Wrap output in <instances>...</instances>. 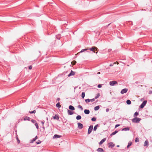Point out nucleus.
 Wrapping results in <instances>:
<instances>
[{
	"label": "nucleus",
	"mask_w": 152,
	"mask_h": 152,
	"mask_svg": "<svg viewBox=\"0 0 152 152\" xmlns=\"http://www.w3.org/2000/svg\"><path fill=\"white\" fill-rule=\"evenodd\" d=\"M141 120V118H139L135 117L132 119V121L133 123H138L140 122Z\"/></svg>",
	"instance_id": "nucleus-1"
},
{
	"label": "nucleus",
	"mask_w": 152,
	"mask_h": 152,
	"mask_svg": "<svg viewBox=\"0 0 152 152\" xmlns=\"http://www.w3.org/2000/svg\"><path fill=\"white\" fill-rule=\"evenodd\" d=\"M93 128V125H91L90 126H89V128L88 129V134H90L91 132L92 131Z\"/></svg>",
	"instance_id": "nucleus-2"
},
{
	"label": "nucleus",
	"mask_w": 152,
	"mask_h": 152,
	"mask_svg": "<svg viewBox=\"0 0 152 152\" xmlns=\"http://www.w3.org/2000/svg\"><path fill=\"white\" fill-rule=\"evenodd\" d=\"M109 84L110 86H113L116 84H118L117 82L116 81H110Z\"/></svg>",
	"instance_id": "nucleus-3"
},
{
	"label": "nucleus",
	"mask_w": 152,
	"mask_h": 152,
	"mask_svg": "<svg viewBox=\"0 0 152 152\" xmlns=\"http://www.w3.org/2000/svg\"><path fill=\"white\" fill-rule=\"evenodd\" d=\"M147 102V101L146 100L144 101L140 105V108H143L146 105Z\"/></svg>",
	"instance_id": "nucleus-4"
},
{
	"label": "nucleus",
	"mask_w": 152,
	"mask_h": 152,
	"mask_svg": "<svg viewBox=\"0 0 152 152\" xmlns=\"http://www.w3.org/2000/svg\"><path fill=\"white\" fill-rule=\"evenodd\" d=\"M108 147L110 148H113L115 145L113 143V142H110L108 143Z\"/></svg>",
	"instance_id": "nucleus-5"
},
{
	"label": "nucleus",
	"mask_w": 152,
	"mask_h": 152,
	"mask_svg": "<svg viewBox=\"0 0 152 152\" xmlns=\"http://www.w3.org/2000/svg\"><path fill=\"white\" fill-rule=\"evenodd\" d=\"M91 51H93L95 53V51L94 50H97L98 49V48L96 47H93L89 49Z\"/></svg>",
	"instance_id": "nucleus-6"
},
{
	"label": "nucleus",
	"mask_w": 152,
	"mask_h": 152,
	"mask_svg": "<svg viewBox=\"0 0 152 152\" xmlns=\"http://www.w3.org/2000/svg\"><path fill=\"white\" fill-rule=\"evenodd\" d=\"M77 125L78 128L79 129H81L83 127V126L82 124L78 123H77Z\"/></svg>",
	"instance_id": "nucleus-7"
},
{
	"label": "nucleus",
	"mask_w": 152,
	"mask_h": 152,
	"mask_svg": "<svg viewBox=\"0 0 152 152\" xmlns=\"http://www.w3.org/2000/svg\"><path fill=\"white\" fill-rule=\"evenodd\" d=\"M128 91V89L127 88H124L121 91V94H124V93H126Z\"/></svg>",
	"instance_id": "nucleus-8"
},
{
	"label": "nucleus",
	"mask_w": 152,
	"mask_h": 152,
	"mask_svg": "<svg viewBox=\"0 0 152 152\" xmlns=\"http://www.w3.org/2000/svg\"><path fill=\"white\" fill-rule=\"evenodd\" d=\"M53 118L55 120H59V116L58 115L56 114L54 116H53Z\"/></svg>",
	"instance_id": "nucleus-9"
},
{
	"label": "nucleus",
	"mask_w": 152,
	"mask_h": 152,
	"mask_svg": "<svg viewBox=\"0 0 152 152\" xmlns=\"http://www.w3.org/2000/svg\"><path fill=\"white\" fill-rule=\"evenodd\" d=\"M75 73L74 72L71 70L70 73L68 75V77H70L71 76L74 75H75Z\"/></svg>",
	"instance_id": "nucleus-10"
},
{
	"label": "nucleus",
	"mask_w": 152,
	"mask_h": 152,
	"mask_svg": "<svg viewBox=\"0 0 152 152\" xmlns=\"http://www.w3.org/2000/svg\"><path fill=\"white\" fill-rule=\"evenodd\" d=\"M106 140V138L103 139L99 143V145H101Z\"/></svg>",
	"instance_id": "nucleus-11"
},
{
	"label": "nucleus",
	"mask_w": 152,
	"mask_h": 152,
	"mask_svg": "<svg viewBox=\"0 0 152 152\" xmlns=\"http://www.w3.org/2000/svg\"><path fill=\"white\" fill-rule=\"evenodd\" d=\"M84 113L86 114H88L90 113V111L88 110L85 109L84 110Z\"/></svg>",
	"instance_id": "nucleus-12"
},
{
	"label": "nucleus",
	"mask_w": 152,
	"mask_h": 152,
	"mask_svg": "<svg viewBox=\"0 0 152 152\" xmlns=\"http://www.w3.org/2000/svg\"><path fill=\"white\" fill-rule=\"evenodd\" d=\"M67 112H68V114L69 115H72L74 113L73 112L69 110H67Z\"/></svg>",
	"instance_id": "nucleus-13"
},
{
	"label": "nucleus",
	"mask_w": 152,
	"mask_h": 152,
	"mask_svg": "<svg viewBox=\"0 0 152 152\" xmlns=\"http://www.w3.org/2000/svg\"><path fill=\"white\" fill-rule=\"evenodd\" d=\"M69 109L72 110H75V107L72 105H70L69 106Z\"/></svg>",
	"instance_id": "nucleus-14"
},
{
	"label": "nucleus",
	"mask_w": 152,
	"mask_h": 152,
	"mask_svg": "<svg viewBox=\"0 0 152 152\" xmlns=\"http://www.w3.org/2000/svg\"><path fill=\"white\" fill-rule=\"evenodd\" d=\"M97 151L99 152H103L104 150L101 148H99L97 149Z\"/></svg>",
	"instance_id": "nucleus-15"
},
{
	"label": "nucleus",
	"mask_w": 152,
	"mask_h": 152,
	"mask_svg": "<svg viewBox=\"0 0 152 152\" xmlns=\"http://www.w3.org/2000/svg\"><path fill=\"white\" fill-rule=\"evenodd\" d=\"M130 128L129 127H126L122 129V131H128L129 130Z\"/></svg>",
	"instance_id": "nucleus-16"
},
{
	"label": "nucleus",
	"mask_w": 152,
	"mask_h": 152,
	"mask_svg": "<svg viewBox=\"0 0 152 152\" xmlns=\"http://www.w3.org/2000/svg\"><path fill=\"white\" fill-rule=\"evenodd\" d=\"M30 119H31V118L30 117H28V116H26L24 118V120H25V121L28 120V121H30Z\"/></svg>",
	"instance_id": "nucleus-17"
},
{
	"label": "nucleus",
	"mask_w": 152,
	"mask_h": 152,
	"mask_svg": "<svg viewBox=\"0 0 152 152\" xmlns=\"http://www.w3.org/2000/svg\"><path fill=\"white\" fill-rule=\"evenodd\" d=\"M37 136H36L34 138H33V140L31 141L30 142L33 143L37 139Z\"/></svg>",
	"instance_id": "nucleus-18"
},
{
	"label": "nucleus",
	"mask_w": 152,
	"mask_h": 152,
	"mask_svg": "<svg viewBox=\"0 0 152 152\" xmlns=\"http://www.w3.org/2000/svg\"><path fill=\"white\" fill-rule=\"evenodd\" d=\"M118 131L115 130L114 132H113V133H112L110 135L111 136H112L113 135L115 134H116L117 133H118Z\"/></svg>",
	"instance_id": "nucleus-19"
},
{
	"label": "nucleus",
	"mask_w": 152,
	"mask_h": 152,
	"mask_svg": "<svg viewBox=\"0 0 152 152\" xmlns=\"http://www.w3.org/2000/svg\"><path fill=\"white\" fill-rule=\"evenodd\" d=\"M144 145V146L148 145V140L145 141Z\"/></svg>",
	"instance_id": "nucleus-20"
},
{
	"label": "nucleus",
	"mask_w": 152,
	"mask_h": 152,
	"mask_svg": "<svg viewBox=\"0 0 152 152\" xmlns=\"http://www.w3.org/2000/svg\"><path fill=\"white\" fill-rule=\"evenodd\" d=\"M99 126L98 124H96V125L94 127V131H96V129H97V128L98 127H99Z\"/></svg>",
	"instance_id": "nucleus-21"
},
{
	"label": "nucleus",
	"mask_w": 152,
	"mask_h": 152,
	"mask_svg": "<svg viewBox=\"0 0 152 152\" xmlns=\"http://www.w3.org/2000/svg\"><path fill=\"white\" fill-rule=\"evenodd\" d=\"M61 137V136L58 135H57V134H55L54 135V136H53V138H59Z\"/></svg>",
	"instance_id": "nucleus-22"
},
{
	"label": "nucleus",
	"mask_w": 152,
	"mask_h": 152,
	"mask_svg": "<svg viewBox=\"0 0 152 152\" xmlns=\"http://www.w3.org/2000/svg\"><path fill=\"white\" fill-rule=\"evenodd\" d=\"M81 116L80 115H78L76 116V118L77 120H80L81 119Z\"/></svg>",
	"instance_id": "nucleus-23"
},
{
	"label": "nucleus",
	"mask_w": 152,
	"mask_h": 152,
	"mask_svg": "<svg viewBox=\"0 0 152 152\" xmlns=\"http://www.w3.org/2000/svg\"><path fill=\"white\" fill-rule=\"evenodd\" d=\"M99 109V106H97L94 108V110L95 111Z\"/></svg>",
	"instance_id": "nucleus-24"
},
{
	"label": "nucleus",
	"mask_w": 152,
	"mask_h": 152,
	"mask_svg": "<svg viewBox=\"0 0 152 152\" xmlns=\"http://www.w3.org/2000/svg\"><path fill=\"white\" fill-rule=\"evenodd\" d=\"M132 144V142H129L127 146V148H128Z\"/></svg>",
	"instance_id": "nucleus-25"
},
{
	"label": "nucleus",
	"mask_w": 152,
	"mask_h": 152,
	"mask_svg": "<svg viewBox=\"0 0 152 152\" xmlns=\"http://www.w3.org/2000/svg\"><path fill=\"white\" fill-rule=\"evenodd\" d=\"M56 107L58 108H60L61 107V106L60 105V103L58 102L56 104Z\"/></svg>",
	"instance_id": "nucleus-26"
},
{
	"label": "nucleus",
	"mask_w": 152,
	"mask_h": 152,
	"mask_svg": "<svg viewBox=\"0 0 152 152\" xmlns=\"http://www.w3.org/2000/svg\"><path fill=\"white\" fill-rule=\"evenodd\" d=\"M16 139L17 140V142L18 144H19L20 143V140L18 138V136L17 135H16Z\"/></svg>",
	"instance_id": "nucleus-27"
},
{
	"label": "nucleus",
	"mask_w": 152,
	"mask_h": 152,
	"mask_svg": "<svg viewBox=\"0 0 152 152\" xmlns=\"http://www.w3.org/2000/svg\"><path fill=\"white\" fill-rule=\"evenodd\" d=\"M100 96V95L99 93H98L96 96L95 97V99H96L99 97Z\"/></svg>",
	"instance_id": "nucleus-28"
},
{
	"label": "nucleus",
	"mask_w": 152,
	"mask_h": 152,
	"mask_svg": "<svg viewBox=\"0 0 152 152\" xmlns=\"http://www.w3.org/2000/svg\"><path fill=\"white\" fill-rule=\"evenodd\" d=\"M139 115V113L138 112H136L135 113L134 115V117H137Z\"/></svg>",
	"instance_id": "nucleus-29"
},
{
	"label": "nucleus",
	"mask_w": 152,
	"mask_h": 152,
	"mask_svg": "<svg viewBox=\"0 0 152 152\" xmlns=\"http://www.w3.org/2000/svg\"><path fill=\"white\" fill-rule=\"evenodd\" d=\"M126 103L128 104H130L131 103V102L129 100H127L126 101Z\"/></svg>",
	"instance_id": "nucleus-30"
},
{
	"label": "nucleus",
	"mask_w": 152,
	"mask_h": 152,
	"mask_svg": "<svg viewBox=\"0 0 152 152\" xmlns=\"http://www.w3.org/2000/svg\"><path fill=\"white\" fill-rule=\"evenodd\" d=\"M85 96V93L84 92H82L81 94V96L82 98L83 99Z\"/></svg>",
	"instance_id": "nucleus-31"
},
{
	"label": "nucleus",
	"mask_w": 152,
	"mask_h": 152,
	"mask_svg": "<svg viewBox=\"0 0 152 152\" xmlns=\"http://www.w3.org/2000/svg\"><path fill=\"white\" fill-rule=\"evenodd\" d=\"M36 112V111L34 110L33 111H29V113H31V114H32V113H35Z\"/></svg>",
	"instance_id": "nucleus-32"
},
{
	"label": "nucleus",
	"mask_w": 152,
	"mask_h": 152,
	"mask_svg": "<svg viewBox=\"0 0 152 152\" xmlns=\"http://www.w3.org/2000/svg\"><path fill=\"white\" fill-rule=\"evenodd\" d=\"M88 50V49H82L81 50V51H80V53H82V52H84V51H86Z\"/></svg>",
	"instance_id": "nucleus-33"
},
{
	"label": "nucleus",
	"mask_w": 152,
	"mask_h": 152,
	"mask_svg": "<svg viewBox=\"0 0 152 152\" xmlns=\"http://www.w3.org/2000/svg\"><path fill=\"white\" fill-rule=\"evenodd\" d=\"M31 122H32L34 124H35L36 123H37V121L35 120H34L33 119H31Z\"/></svg>",
	"instance_id": "nucleus-34"
},
{
	"label": "nucleus",
	"mask_w": 152,
	"mask_h": 152,
	"mask_svg": "<svg viewBox=\"0 0 152 152\" xmlns=\"http://www.w3.org/2000/svg\"><path fill=\"white\" fill-rule=\"evenodd\" d=\"M85 101L86 103L89 102H90V100L89 99H86Z\"/></svg>",
	"instance_id": "nucleus-35"
},
{
	"label": "nucleus",
	"mask_w": 152,
	"mask_h": 152,
	"mask_svg": "<svg viewBox=\"0 0 152 152\" xmlns=\"http://www.w3.org/2000/svg\"><path fill=\"white\" fill-rule=\"evenodd\" d=\"M91 120L93 121H95L96 120V118L93 117L91 118Z\"/></svg>",
	"instance_id": "nucleus-36"
},
{
	"label": "nucleus",
	"mask_w": 152,
	"mask_h": 152,
	"mask_svg": "<svg viewBox=\"0 0 152 152\" xmlns=\"http://www.w3.org/2000/svg\"><path fill=\"white\" fill-rule=\"evenodd\" d=\"M35 125L36 126L37 129H39V126H38V124L37 123H36L35 124Z\"/></svg>",
	"instance_id": "nucleus-37"
},
{
	"label": "nucleus",
	"mask_w": 152,
	"mask_h": 152,
	"mask_svg": "<svg viewBox=\"0 0 152 152\" xmlns=\"http://www.w3.org/2000/svg\"><path fill=\"white\" fill-rule=\"evenodd\" d=\"M78 107L81 110H83V108L80 105H79L78 106Z\"/></svg>",
	"instance_id": "nucleus-38"
},
{
	"label": "nucleus",
	"mask_w": 152,
	"mask_h": 152,
	"mask_svg": "<svg viewBox=\"0 0 152 152\" xmlns=\"http://www.w3.org/2000/svg\"><path fill=\"white\" fill-rule=\"evenodd\" d=\"M135 141L136 142H139V139L138 138H136L135 139Z\"/></svg>",
	"instance_id": "nucleus-39"
},
{
	"label": "nucleus",
	"mask_w": 152,
	"mask_h": 152,
	"mask_svg": "<svg viewBox=\"0 0 152 152\" xmlns=\"http://www.w3.org/2000/svg\"><path fill=\"white\" fill-rule=\"evenodd\" d=\"M41 141L40 140H38V141H37V142H36V143L37 144H40L41 143Z\"/></svg>",
	"instance_id": "nucleus-40"
},
{
	"label": "nucleus",
	"mask_w": 152,
	"mask_h": 152,
	"mask_svg": "<svg viewBox=\"0 0 152 152\" xmlns=\"http://www.w3.org/2000/svg\"><path fill=\"white\" fill-rule=\"evenodd\" d=\"M76 63V62L75 61H73L72 62V64L73 65L75 64Z\"/></svg>",
	"instance_id": "nucleus-41"
},
{
	"label": "nucleus",
	"mask_w": 152,
	"mask_h": 152,
	"mask_svg": "<svg viewBox=\"0 0 152 152\" xmlns=\"http://www.w3.org/2000/svg\"><path fill=\"white\" fill-rule=\"evenodd\" d=\"M116 64V62H114V63H113V64H110V66H113L114 64Z\"/></svg>",
	"instance_id": "nucleus-42"
},
{
	"label": "nucleus",
	"mask_w": 152,
	"mask_h": 152,
	"mask_svg": "<svg viewBox=\"0 0 152 152\" xmlns=\"http://www.w3.org/2000/svg\"><path fill=\"white\" fill-rule=\"evenodd\" d=\"M41 123L42 124V126H44V123H45V121H41Z\"/></svg>",
	"instance_id": "nucleus-43"
},
{
	"label": "nucleus",
	"mask_w": 152,
	"mask_h": 152,
	"mask_svg": "<svg viewBox=\"0 0 152 152\" xmlns=\"http://www.w3.org/2000/svg\"><path fill=\"white\" fill-rule=\"evenodd\" d=\"M102 87L101 84H99L98 86V87L99 88H100Z\"/></svg>",
	"instance_id": "nucleus-44"
},
{
	"label": "nucleus",
	"mask_w": 152,
	"mask_h": 152,
	"mask_svg": "<svg viewBox=\"0 0 152 152\" xmlns=\"http://www.w3.org/2000/svg\"><path fill=\"white\" fill-rule=\"evenodd\" d=\"M119 126H120V124H116L115 125V128H116L117 127Z\"/></svg>",
	"instance_id": "nucleus-45"
},
{
	"label": "nucleus",
	"mask_w": 152,
	"mask_h": 152,
	"mask_svg": "<svg viewBox=\"0 0 152 152\" xmlns=\"http://www.w3.org/2000/svg\"><path fill=\"white\" fill-rule=\"evenodd\" d=\"M32 68V66H29L28 67V69H31Z\"/></svg>",
	"instance_id": "nucleus-46"
},
{
	"label": "nucleus",
	"mask_w": 152,
	"mask_h": 152,
	"mask_svg": "<svg viewBox=\"0 0 152 152\" xmlns=\"http://www.w3.org/2000/svg\"><path fill=\"white\" fill-rule=\"evenodd\" d=\"M90 101H91V102H94V101L95 100V99L94 98H93V99H90Z\"/></svg>",
	"instance_id": "nucleus-47"
},
{
	"label": "nucleus",
	"mask_w": 152,
	"mask_h": 152,
	"mask_svg": "<svg viewBox=\"0 0 152 152\" xmlns=\"http://www.w3.org/2000/svg\"><path fill=\"white\" fill-rule=\"evenodd\" d=\"M152 94V91H149L148 92L149 94Z\"/></svg>",
	"instance_id": "nucleus-48"
},
{
	"label": "nucleus",
	"mask_w": 152,
	"mask_h": 152,
	"mask_svg": "<svg viewBox=\"0 0 152 152\" xmlns=\"http://www.w3.org/2000/svg\"><path fill=\"white\" fill-rule=\"evenodd\" d=\"M109 109H108V108H107V109H106V111L107 112H108V111H109Z\"/></svg>",
	"instance_id": "nucleus-49"
},
{
	"label": "nucleus",
	"mask_w": 152,
	"mask_h": 152,
	"mask_svg": "<svg viewBox=\"0 0 152 152\" xmlns=\"http://www.w3.org/2000/svg\"><path fill=\"white\" fill-rule=\"evenodd\" d=\"M60 100V98H58L57 99V101H59Z\"/></svg>",
	"instance_id": "nucleus-50"
},
{
	"label": "nucleus",
	"mask_w": 152,
	"mask_h": 152,
	"mask_svg": "<svg viewBox=\"0 0 152 152\" xmlns=\"http://www.w3.org/2000/svg\"><path fill=\"white\" fill-rule=\"evenodd\" d=\"M116 63H117V64H119L118 62H116Z\"/></svg>",
	"instance_id": "nucleus-51"
},
{
	"label": "nucleus",
	"mask_w": 152,
	"mask_h": 152,
	"mask_svg": "<svg viewBox=\"0 0 152 152\" xmlns=\"http://www.w3.org/2000/svg\"><path fill=\"white\" fill-rule=\"evenodd\" d=\"M119 146H119V145H117V147H119Z\"/></svg>",
	"instance_id": "nucleus-52"
},
{
	"label": "nucleus",
	"mask_w": 152,
	"mask_h": 152,
	"mask_svg": "<svg viewBox=\"0 0 152 152\" xmlns=\"http://www.w3.org/2000/svg\"><path fill=\"white\" fill-rule=\"evenodd\" d=\"M100 73L99 72H98V74H100Z\"/></svg>",
	"instance_id": "nucleus-53"
}]
</instances>
